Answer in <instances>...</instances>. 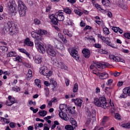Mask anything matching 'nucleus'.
<instances>
[{
	"mask_svg": "<svg viewBox=\"0 0 130 130\" xmlns=\"http://www.w3.org/2000/svg\"><path fill=\"white\" fill-rule=\"evenodd\" d=\"M82 53L85 58H89L90 57V55H91L90 51L87 49H84L82 50Z\"/></svg>",
	"mask_w": 130,
	"mask_h": 130,
	"instance_id": "2eb2a0df",
	"label": "nucleus"
},
{
	"mask_svg": "<svg viewBox=\"0 0 130 130\" xmlns=\"http://www.w3.org/2000/svg\"><path fill=\"white\" fill-rule=\"evenodd\" d=\"M7 56L8 57H12V56L16 57L17 56V53L15 51H10L7 54Z\"/></svg>",
	"mask_w": 130,
	"mask_h": 130,
	"instance_id": "bb28decb",
	"label": "nucleus"
},
{
	"mask_svg": "<svg viewBox=\"0 0 130 130\" xmlns=\"http://www.w3.org/2000/svg\"><path fill=\"white\" fill-rule=\"evenodd\" d=\"M18 12L20 17H24L26 15V11L27 10V7L24 4L23 2L21 0L18 1Z\"/></svg>",
	"mask_w": 130,
	"mask_h": 130,
	"instance_id": "39448f33",
	"label": "nucleus"
},
{
	"mask_svg": "<svg viewBox=\"0 0 130 130\" xmlns=\"http://www.w3.org/2000/svg\"><path fill=\"white\" fill-rule=\"evenodd\" d=\"M100 66L101 64L99 62L94 63L93 64H92L90 67V70H93V69H100Z\"/></svg>",
	"mask_w": 130,
	"mask_h": 130,
	"instance_id": "4be33fe9",
	"label": "nucleus"
},
{
	"mask_svg": "<svg viewBox=\"0 0 130 130\" xmlns=\"http://www.w3.org/2000/svg\"><path fill=\"white\" fill-rule=\"evenodd\" d=\"M86 114L87 115L88 119H91V118L93 117L92 116V113H91V112H90V111H87Z\"/></svg>",
	"mask_w": 130,
	"mask_h": 130,
	"instance_id": "de8ad7c7",
	"label": "nucleus"
},
{
	"mask_svg": "<svg viewBox=\"0 0 130 130\" xmlns=\"http://www.w3.org/2000/svg\"><path fill=\"white\" fill-rule=\"evenodd\" d=\"M12 91H15L16 92H20V88L18 86H15L12 88Z\"/></svg>",
	"mask_w": 130,
	"mask_h": 130,
	"instance_id": "3c124183",
	"label": "nucleus"
},
{
	"mask_svg": "<svg viewBox=\"0 0 130 130\" xmlns=\"http://www.w3.org/2000/svg\"><path fill=\"white\" fill-rule=\"evenodd\" d=\"M6 19V14H2V15L0 14V20H5Z\"/></svg>",
	"mask_w": 130,
	"mask_h": 130,
	"instance_id": "680f3d73",
	"label": "nucleus"
},
{
	"mask_svg": "<svg viewBox=\"0 0 130 130\" xmlns=\"http://www.w3.org/2000/svg\"><path fill=\"white\" fill-rule=\"evenodd\" d=\"M38 114L40 116H42L43 117H44L47 114V111L45 110H40L39 111Z\"/></svg>",
	"mask_w": 130,
	"mask_h": 130,
	"instance_id": "cd10ccee",
	"label": "nucleus"
},
{
	"mask_svg": "<svg viewBox=\"0 0 130 130\" xmlns=\"http://www.w3.org/2000/svg\"><path fill=\"white\" fill-rule=\"evenodd\" d=\"M35 84H36V86H37L38 88H41V81L40 80L38 79H35Z\"/></svg>",
	"mask_w": 130,
	"mask_h": 130,
	"instance_id": "7c9ffc66",
	"label": "nucleus"
},
{
	"mask_svg": "<svg viewBox=\"0 0 130 130\" xmlns=\"http://www.w3.org/2000/svg\"><path fill=\"white\" fill-rule=\"evenodd\" d=\"M65 84L66 86L68 87L70 85V80L68 79H65Z\"/></svg>",
	"mask_w": 130,
	"mask_h": 130,
	"instance_id": "e2e57ef3",
	"label": "nucleus"
},
{
	"mask_svg": "<svg viewBox=\"0 0 130 130\" xmlns=\"http://www.w3.org/2000/svg\"><path fill=\"white\" fill-rule=\"evenodd\" d=\"M98 38H100L102 41L104 42L107 45H109V46H111V47H113V45L112 44V43L109 41L110 39L109 38L105 37L100 34L98 35Z\"/></svg>",
	"mask_w": 130,
	"mask_h": 130,
	"instance_id": "0eeeda50",
	"label": "nucleus"
},
{
	"mask_svg": "<svg viewBox=\"0 0 130 130\" xmlns=\"http://www.w3.org/2000/svg\"><path fill=\"white\" fill-rule=\"evenodd\" d=\"M44 91L46 97H49V89H48V87H45Z\"/></svg>",
	"mask_w": 130,
	"mask_h": 130,
	"instance_id": "e433bc0d",
	"label": "nucleus"
},
{
	"mask_svg": "<svg viewBox=\"0 0 130 130\" xmlns=\"http://www.w3.org/2000/svg\"><path fill=\"white\" fill-rule=\"evenodd\" d=\"M94 104L98 107H101L105 109L109 107V104L106 102V99L104 96L100 97L99 99L96 98L94 100Z\"/></svg>",
	"mask_w": 130,
	"mask_h": 130,
	"instance_id": "7ed1b4c3",
	"label": "nucleus"
},
{
	"mask_svg": "<svg viewBox=\"0 0 130 130\" xmlns=\"http://www.w3.org/2000/svg\"><path fill=\"white\" fill-rule=\"evenodd\" d=\"M58 37H59V38H60V39H61V40H62V41H63V42H64V43H67V42H68L67 39L66 38V37L62 35V34L60 32L58 33Z\"/></svg>",
	"mask_w": 130,
	"mask_h": 130,
	"instance_id": "b1692460",
	"label": "nucleus"
},
{
	"mask_svg": "<svg viewBox=\"0 0 130 130\" xmlns=\"http://www.w3.org/2000/svg\"><path fill=\"white\" fill-rule=\"evenodd\" d=\"M85 40H92V41H94L95 42V38H93V37H85Z\"/></svg>",
	"mask_w": 130,
	"mask_h": 130,
	"instance_id": "603ef678",
	"label": "nucleus"
},
{
	"mask_svg": "<svg viewBox=\"0 0 130 130\" xmlns=\"http://www.w3.org/2000/svg\"><path fill=\"white\" fill-rule=\"evenodd\" d=\"M57 64L58 65L57 66V67H58V68H60V69H62V70L67 69V66H66V65H64L63 63L60 62L58 63Z\"/></svg>",
	"mask_w": 130,
	"mask_h": 130,
	"instance_id": "2f4dec72",
	"label": "nucleus"
},
{
	"mask_svg": "<svg viewBox=\"0 0 130 130\" xmlns=\"http://www.w3.org/2000/svg\"><path fill=\"white\" fill-rule=\"evenodd\" d=\"M32 70L29 69L26 74V80L27 81H30V80L32 79Z\"/></svg>",
	"mask_w": 130,
	"mask_h": 130,
	"instance_id": "393cba45",
	"label": "nucleus"
},
{
	"mask_svg": "<svg viewBox=\"0 0 130 130\" xmlns=\"http://www.w3.org/2000/svg\"><path fill=\"white\" fill-rule=\"evenodd\" d=\"M110 105L113 109H115L114 104H113V102L111 101V100L110 101Z\"/></svg>",
	"mask_w": 130,
	"mask_h": 130,
	"instance_id": "052dcab7",
	"label": "nucleus"
},
{
	"mask_svg": "<svg viewBox=\"0 0 130 130\" xmlns=\"http://www.w3.org/2000/svg\"><path fill=\"white\" fill-rule=\"evenodd\" d=\"M101 66H100V69H105V68H109L110 64L109 63H104L102 64L100 63Z\"/></svg>",
	"mask_w": 130,
	"mask_h": 130,
	"instance_id": "c756f323",
	"label": "nucleus"
},
{
	"mask_svg": "<svg viewBox=\"0 0 130 130\" xmlns=\"http://www.w3.org/2000/svg\"><path fill=\"white\" fill-rule=\"evenodd\" d=\"M38 33L39 35H47V30L45 29H39L38 30Z\"/></svg>",
	"mask_w": 130,
	"mask_h": 130,
	"instance_id": "a878e982",
	"label": "nucleus"
},
{
	"mask_svg": "<svg viewBox=\"0 0 130 130\" xmlns=\"http://www.w3.org/2000/svg\"><path fill=\"white\" fill-rule=\"evenodd\" d=\"M74 12L76 15H78L80 17H81L83 13V12H82V10L79 8H75L74 10Z\"/></svg>",
	"mask_w": 130,
	"mask_h": 130,
	"instance_id": "6ab92c4d",
	"label": "nucleus"
},
{
	"mask_svg": "<svg viewBox=\"0 0 130 130\" xmlns=\"http://www.w3.org/2000/svg\"><path fill=\"white\" fill-rule=\"evenodd\" d=\"M47 53L50 55V56H56L57 52L54 50L53 46L51 45H49L47 49Z\"/></svg>",
	"mask_w": 130,
	"mask_h": 130,
	"instance_id": "1a4fd4ad",
	"label": "nucleus"
},
{
	"mask_svg": "<svg viewBox=\"0 0 130 130\" xmlns=\"http://www.w3.org/2000/svg\"><path fill=\"white\" fill-rule=\"evenodd\" d=\"M6 31H9L10 35H16L19 32V30L13 21H8L7 26L5 28Z\"/></svg>",
	"mask_w": 130,
	"mask_h": 130,
	"instance_id": "20e7f679",
	"label": "nucleus"
},
{
	"mask_svg": "<svg viewBox=\"0 0 130 130\" xmlns=\"http://www.w3.org/2000/svg\"><path fill=\"white\" fill-rule=\"evenodd\" d=\"M63 32L64 35H67V36H69V37H73V32L70 31L68 29H64L63 30Z\"/></svg>",
	"mask_w": 130,
	"mask_h": 130,
	"instance_id": "aec40b11",
	"label": "nucleus"
},
{
	"mask_svg": "<svg viewBox=\"0 0 130 130\" xmlns=\"http://www.w3.org/2000/svg\"><path fill=\"white\" fill-rule=\"evenodd\" d=\"M93 74H94V75H96V76H99L100 75V72L98 71V70H94L92 71Z\"/></svg>",
	"mask_w": 130,
	"mask_h": 130,
	"instance_id": "13d9d810",
	"label": "nucleus"
},
{
	"mask_svg": "<svg viewBox=\"0 0 130 130\" xmlns=\"http://www.w3.org/2000/svg\"><path fill=\"white\" fill-rule=\"evenodd\" d=\"M120 97L121 98L125 99L127 97V94L123 92V93L121 94Z\"/></svg>",
	"mask_w": 130,
	"mask_h": 130,
	"instance_id": "0e129e2a",
	"label": "nucleus"
},
{
	"mask_svg": "<svg viewBox=\"0 0 130 130\" xmlns=\"http://www.w3.org/2000/svg\"><path fill=\"white\" fill-rule=\"evenodd\" d=\"M34 23L35 24H36V25H40V24H41V22H40V20L37 18L34 19Z\"/></svg>",
	"mask_w": 130,
	"mask_h": 130,
	"instance_id": "8fccbe9b",
	"label": "nucleus"
},
{
	"mask_svg": "<svg viewBox=\"0 0 130 130\" xmlns=\"http://www.w3.org/2000/svg\"><path fill=\"white\" fill-rule=\"evenodd\" d=\"M0 49L1 50H2V51L3 52H7V51H8V50H9V49L8 48V47L3 46H1L0 47Z\"/></svg>",
	"mask_w": 130,
	"mask_h": 130,
	"instance_id": "a19ab883",
	"label": "nucleus"
},
{
	"mask_svg": "<svg viewBox=\"0 0 130 130\" xmlns=\"http://www.w3.org/2000/svg\"><path fill=\"white\" fill-rule=\"evenodd\" d=\"M8 7H9V10L11 13H16L17 5L15 4L14 0H9V2L8 3Z\"/></svg>",
	"mask_w": 130,
	"mask_h": 130,
	"instance_id": "6e6552de",
	"label": "nucleus"
},
{
	"mask_svg": "<svg viewBox=\"0 0 130 130\" xmlns=\"http://www.w3.org/2000/svg\"><path fill=\"white\" fill-rule=\"evenodd\" d=\"M109 58L110 59H113V60H115V61H121V62H125L124 60L122 59L121 58L113 54L109 55Z\"/></svg>",
	"mask_w": 130,
	"mask_h": 130,
	"instance_id": "ddd939ff",
	"label": "nucleus"
},
{
	"mask_svg": "<svg viewBox=\"0 0 130 130\" xmlns=\"http://www.w3.org/2000/svg\"><path fill=\"white\" fill-rule=\"evenodd\" d=\"M123 93H125V94H129L130 93V87H125V88H124L123 89L122 91Z\"/></svg>",
	"mask_w": 130,
	"mask_h": 130,
	"instance_id": "c9c22d12",
	"label": "nucleus"
},
{
	"mask_svg": "<svg viewBox=\"0 0 130 130\" xmlns=\"http://www.w3.org/2000/svg\"><path fill=\"white\" fill-rule=\"evenodd\" d=\"M57 17V21H62L64 20V15H63V10H59L55 13Z\"/></svg>",
	"mask_w": 130,
	"mask_h": 130,
	"instance_id": "9d476101",
	"label": "nucleus"
},
{
	"mask_svg": "<svg viewBox=\"0 0 130 130\" xmlns=\"http://www.w3.org/2000/svg\"><path fill=\"white\" fill-rule=\"evenodd\" d=\"M103 33L105 35H108L109 34V29L107 27H104L103 28Z\"/></svg>",
	"mask_w": 130,
	"mask_h": 130,
	"instance_id": "37998d69",
	"label": "nucleus"
},
{
	"mask_svg": "<svg viewBox=\"0 0 130 130\" xmlns=\"http://www.w3.org/2000/svg\"><path fill=\"white\" fill-rule=\"evenodd\" d=\"M24 44V45H27V46L30 47H32L34 45V43L32 41H30V39L29 38L25 39Z\"/></svg>",
	"mask_w": 130,
	"mask_h": 130,
	"instance_id": "dca6fc26",
	"label": "nucleus"
},
{
	"mask_svg": "<svg viewBox=\"0 0 130 130\" xmlns=\"http://www.w3.org/2000/svg\"><path fill=\"white\" fill-rule=\"evenodd\" d=\"M124 36L125 37V38H127V39H130V33L129 32H125L124 34Z\"/></svg>",
	"mask_w": 130,
	"mask_h": 130,
	"instance_id": "6e6d98bb",
	"label": "nucleus"
},
{
	"mask_svg": "<svg viewBox=\"0 0 130 130\" xmlns=\"http://www.w3.org/2000/svg\"><path fill=\"white\" fill-rule=\"evenodd\" d=\"M99 76L101 80H105V79H107V78H108L109 77L108 74L105 72L103 73H100V75Z\"/></svg>",
	"mask_w": 130,
	"mask_h": 130,
	"instance_id": "f3484780",
	"label": "nucleus"
},
{
	"mask_svg": "<svg viewBox=\"0 0 130 130\" xmlns=\"http://www.w3.org/2000/svg\"><path fill=\"white\" fill-rule=\"evenodd\" d=\"M59 116H60V118L63 120H69V117H68V115L67 113H73L72 112V110H71V108L68 107L66 104H61L59 106Z\"/></svg>",
	"mask_w": 130,
	"mask_h": 130,
	"instance_id": "f03ea898",
	"label": "nucleus"
},
{
	"mask_svg": "<svg viewBox=\"0 0 130 130\" xmlns=\"http://www.w3.org/2000/svg\"><path fill=\"white\" fill-rule=\"evenodd\" d=\"M113 82V80H112V79H109L107 81V86H111V84H112Z\"/></svg>",
	"mask_w": 130,
	"mask_h": 130,
	"instance_id": "5fc2aeb1",
	"label": "nucleus"
},
{
	"mask_svg": "<svg viewBox=\"0 0 130 130\" xmlns=\"http://www.w3.org/2000/svg\"><path fill=\"white\" fill-rule=\"evenodd\" d=\"M83 103V100L80 98L76 99L75 105L78 107H82V104Z\"/></svg>",
	"mask_w": 130,
	"mask_h": 130,
	"instance_id": "412c9836",
	"label": "nucleus"
},
{
	"mask_svg": "<svg viewBox=\"0 0 130 130\" xmlns=\"http://www.w3.org/2000/svg\"><path fill=\"white\" fill-rule=\"evenodd\" d=\"M50 83L51 85H56V81L54 79H50Z\"/></svg>",
	"mask_w": 130,
	"mask_h": 130,
	"instance_id": "09e8293b",
	"label": "nucleus"
},
{
	"mask_svg": "<svg viewBox=\"0 0 130 130\" xmlns=\"http://www.w3.org/2000/svg\"><path fill=\"white\" fill-rule=\"evenodd\" d=\"M118 6L119 7V8H121V9H122L123 10H127V6L124 5L123 3H120V4H118Z\"/></svg>",
	"mask_w": 130,
	"mask_h": 130,
	"instance_id": "473e14b6",
	"label": "nucleus"
},
{
	"mask_svg": "<svg viewBox=\"0 0 130 130\" xmlns=\"http://www.w3.org/2000/svg\"><path fill=\"white\" fill-rule=\"evenodd\" d=\"M108 119H109L108 117L105 116V117H104L103 118L102 122H106V121H107V120H108Z\"/></svg>",
	"mask_w": 130,
	"mask_h": 130,
	"instance_id": "338daca9",
	"label": "nucleus"
},
{
	"mask_svg": "<svg viewBox=\"0 0 130 130\" xmlns=\"http://www.w3.org/2000/svg\"><path fill=\"white\" fill-rule=\"evenodd\" d=\"M42 61V57L40 55H37L35 57V62L37 64H39V63H41Z\"/></svg>",
	"mask_w": 130,
	"mask_h": 130,
	"instance_id": "a211bd4d",
	"label": "nucleus"
},
{
	"mask_svg": "<svg viewBox=\"0 0 130 130\" xmlns=\"http://www.w3.org/2000/svg\"><path fill=\"white\" fill-rule=\"evenodd\" d=\"M121 126H122V127H124V128H130V123H127L122 124Z\"/></svg>",
	"mask_w": 130,
	"mask_h": 130,
	"instance_id": "79ce46f5",
	"label": "nucleus"
},
{
	"mask_svg": "<svg viewBox=\"0 0 130 130\" xmlns=\"http://www.w3.org/2000/svg\"><path fill=\"white\" fill-rule=\"evenodd\" d=\"M70 121L73 127H75V128L78 126V123L77 122V121H76V120L73 118H70Z\"/></svg>",
	"mask_w": 130,
	"mask_h": 130,
	"instance_id": "5701e85b",
	"label": "nucleus"
},
{
	"mask_svg": "<svg viewBox=\"0 0 130 130\" xmlns=\"http://www.w3.org/2000/svg\"><path fill=\"white\" fill-rule=\"evenodd\" d=\"M86 26V23L83 20H81L80 22V26L81 27H85Z\"/></svg>",
	"mask_w": 130,
	"mask_h": 130,
	"instance_id": "69168bd1",
	"label": "nucleus"
},
{
	"mask_svg": "<svg viewBox=\"0 0 130 130\" xmlns=\"http://www.w3.org/2000/svg\"><path fill=\"white\" fill-rule=\"evenodd\" d=\"M63 13H66V14H68V15H70L72 14V10H71L69 8H64Z\"/></svg>",
	"mask_w": 130,
	"mask_h": 130,
	"instance_id": "4c0bfd02",
	"label": "nucleus"
},
{
	"mask_svg": "<svg viewBox=\"0 0 130 130\" xmlns=\"http://www.w3.org/2000/svg\"><path fill=\"white\" fill-rule=\"evenodd\" d=\"M90 124H91V119H88L85 123V126L87 127H89L90 126Z\"/></svg>",
	"mask_w": 130,
	"mask_h": 130,
	"instance_id": "49530a36",
	"label": "nucleus"
},
{
	"mask_svg": "<svg viewBox=\"0 0 130 130\" xmlns=\"http://www.w3.org/2000/svg\"><path fill=\"white\" fill-rule=\"evenodd\" d=\"M0 120L3 121L4 123H10V120L4 117H0Z\"/></svg>",
	"mask_w": 130,
	"mask_h": 130,
	"instance_id": "58836bf2",
	"label": "nucleus"
},
{
	"mask_svg": "<svg viewBox=\"0 0 130 130\" xmlns=\"http://www.w3.org/2000/svg\"><path fill=\"white\" fill-rule=\"evenodd\" d=\"M16 102H17L16 99L12 98L11 95H9L8 96V101L6 102V105L8 106H12V105L14 104V103H16Z\"/></svg>",
	"mask_w": 130,
	"mask_h": 130,
	"instance_id": "f8f14e48",
	"label": "nucleus"
},
{
	"mask_svg": "<svg viewBox=\"0 0 130 130\" xmlns=\"http://www.w3.org/2000/svg\"><path fill=\"white\" fill-rule=\"evenodd\" d=\"M40 73L46 76L47 78H49L51 76H52V72L51 71H49L47 67L43 66L40 68Z\"/></svg>",
	"mask_w": 130,
	"mask_h": 130,
	"instance_id": "423d86ee",
	"label": "nucleus"
},
{
	"mask_svg": "<svg viewBox=\"0 0 130 130\" xmlns=\"http://www.w3.org/2000/svg\"><path fill=\"white\" fill-rule=\"evenodd\" d=\"M93 46L95 47V48H101V45L99 43L94 44Z\"/></svg>",
	"mask_w": 130,
	"mask_h": 130,
	"instance_id": "4d7b16f0",
	"label": "nucleus"
},
{
	"mask_svg": "<svg viewBox=\"0 0 130 130\" xmlns=\"http://www.w3.org/2000/svg\"><path fill=\"white\" fill-rule=\"evenodd\" d=\"M74 128H75V127L71 125H67L65 126V129L67 130H75Z\"/></svg>",
	"mask_w": 130,
	"mask_h": 130,
	"instance_id": "ea45409f",
	"label": "nucleus"
},
{
	"mask_svg": "<svg viewBox=\"0 0 130 130\" xmlns=\"http://www.w3.org/2000/svg\"><path fill=\"white\" fill-rule=\"evenodd\" d=\"M67 25L69 26H74V22L71 19H68L67 21Z\"/></svg>",
	"mask_w": 130,
	"mask_h": 130,
	"instance_id": "c03bdc74",
	"label": "nucleus"
},
{
	"mask_svg": "<svg viewBox=\"0 0 130 130\" xmlns=\"http://www.w3.org/2000/svg\"><path fill=\"white\" fill-rule=\"evenodd\" d=\"M93 6V7H95V8H96V9H97V10H99V11H104L105 12V13H106V10L102 9V8L101 7V6H100V5H99L98 4H95Z\"/></svg>",
	"mask_w": 130,
	"mask_h": 130,
	"instance_id": "c85d7f7f",
	"label": "nucleus"
},
{
	"mask_svg": "<svg viewBox=\"0 0 130 130\" xmlns=\"http://www.w3.org/2000/svg\"><path fill=\"white\" fill-rule=\"evenodd\" d=\"M113 75L114 77H118L120 75V73L118 72H115V73H114Z\"/></svg>",
	"mask_w": 130,
	"mask_h": 130,
	"instance_id": "774afa93",
	"label": "nucleus"
},
{
	"mask_svg": "<svg viewBox=\"0 0 130 130\" xmlns=\"http://www.w3.org/2000/svg\"><path fill=\"white\" fill-rule=\"evenodd\" d=\"M95 23L98 25H101V26H104V22L101 20H95Z\"/></svg>",
	"mask_w": 130,
	"mask_h": 130,
	"instance_id": "a18cd8bd",
	"label": "nucleus"
},
{
	"mask_svg": "<svg viewBox=\"0 0 130 130\" xmlns=\"http://www.w3.org/2000/svg\"><path fill=\"white\" fill-rule=\"evenodd\" d=\"M70 54L77 61H80V59H79V55L78 54V51L76 50L75 49H72L71 51L70 52Z\"/></svg>",
	"mask_w": 130,
	"mask_h": 130,
	"instance_id": "9b49d317",
	"label": "nucleus"
},
{
	"mask_svg": "<svg viewBox=\"0 0 130 130\" xmlns=\"http://www.w3.org/2000/svg\"><path fill=\"white\" fill-rule=\"evenodd\" d=\"M78 89H79V85H78V83H75L73 89V92L77 93V92H78Z\"/></svg>",
	"mask_w": 130,
	"mask_h": 130,
	"instance_id": "72a5a7b5",
	"label": "nucleus"
},
{
	"mask_svg": "<svg viewBox=\"0 0 130 130\" xmlns=\"http://www.w3.org/2000/svg\"><path fill=\"white\" fill-rule=\"evenodd\" d=\"M49 18L51 20L52 23L54 24V25H57L58 21H57V18L55 14H51L49 16Z\"/></svg>",
	"mask_w": 130,
	"mask_h": 130,
	"instance_id": "4468645a",
	"label": "nucleus"
},
{
	"mask_svg": "<svg viewBox=\"0 0 130 130\" xmlns=\"http://www.w3.org/2000/svg\"><path fill=\"white\" fill-rule=\"evenodd\" d=\"M115 118H116V119H118V120H120V119H121V118H120V115H119V114L118 113H116L115 114Z\"/></svg>",
	"mask_w": 130,
	"mask_h": 130,
	"instance_id": "864d4df0",
	"label": "nucleus"
},
{
	"mask_svg": "<svg viewBox=\"0 0 130 130\" xmlns=\"http://www.w3.org/2000/svg\"><path fill=\"white\" fill-rule=\"evenodd\" d=\"M31 35L32 38H35V39H36L35 40V44L36 48L41 53H44V52H45V49L40 43V41L42 40V38L38 36V35H39L38 34V30L31 31Z\"/></svg>",
	"mask_w": 130,
	"mask_h": 130,
	"instance_id": "f257e3e1",
	"label": "nucleus"
},
{
	"mask_svg": "<svg viewBox=\"0 0 130 130\" xmlns=\"http://www.w3.org/2000/svg\"><path fill=\"white\" fill-rule=\"evenodd\" d=\"M50 10H51V6H48L47 7H46V12H47V13H49V12H50Z\"/></svg>",
	"mask_w": 130,
	"mask_h": 130,
	"instance_id": "bf43d9fd",
	"label": "nucleus"
},
{
	"mask_svg": "<svg viewBox=\"0 0 130 130\" xmlns=\"http://www.w3.org/2000/svg\"><path fill=\"white\" fill-rule=\"evenodd\" d=\"M102 3L104 6H106V7H107L109 6V4H110V1H109V0H102Z\"/></svg>",
	"mask_w": 130,
	"mask_h": 130,
	"instance_id": "f704fd0d",
	"label": "nucleus"
}]
</instances>
